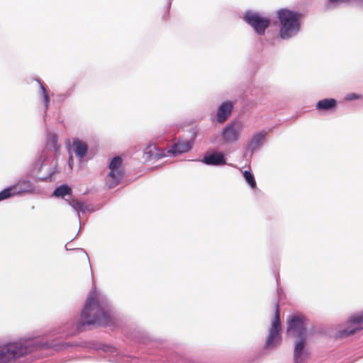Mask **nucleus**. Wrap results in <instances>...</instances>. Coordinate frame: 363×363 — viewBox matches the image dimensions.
I'll return each mask as SVG.
<instances>
[{
    "label": "nucleus",
    "mask_w": 363,
    "mask_h": 363,
    "mask_svg": "<svg viewBox=\"0 0 363 363\" xmlns=\"http://www.w3.org/2000/svg\"><path fill=\"white\" fill-rule=\"evenodd\" d=\"M111 323V317L105 310L104 304L100 301L96 291L91 293L87 298L81 313L80 326L108 325Z\"/></svg>",
    "instance_id": "1"
},
{
    "label": "nucleus",
    "mask_w": 363,
    "mask_h": 363,
    "mask_svg": "<svg viewBox=\"0 0 363 363\" xmlns=\"http://www.w3.org/2000/svg\"><path fill=\"white\" fill-rule=\"evenodd\" d=\"M277 16L281 24L279 35L281 38H288L295 35L300 28L301 15L286 9L277 11Z\"/></svg>",
    "instance_id": "2"
},
{
    "label": "nucleus",
    "mask_w": 363,
    "mask_h": 363,
    "mask_svg": "<svg viewBox=\"0 0 363 363\" xmlns=\"http://www.w3.org/2000/svg\"><path fill=\"white\" fill-rule=\"evenodd\" d=\"M33 351V347L21 343H9L0 347V363H7Z\"/></svg>",
    "instance_id": "3"
},
{
    "label": "nucleus",
    "mask_w": 363,
    "mask_h": 363,
    "mask_svg": "<svg viewBox=\"0 0 363 363\" xmlns=\"http://www.w3.org/2000/svg\"><path fill=\"white\" fill-rule=\"evenodd\" d=\"M109 172L106 177V184L109 189L118 185L124 176L123 160L121 157H114L109 165Z\"/></svg>",
    "instance_id": "4"
},
{
    "label": "nucleus",
    "mask_w": 363,
    "mask_h": 363,
    "mask_svg": "<svg viewBox=\"0 0 363 363\" xmlns=\"http://www.w3.org/2000/svg\"><path fill=\"white\" fill-rule=\"evenodd\" d=\"M286 333L293 337L307 336L304 317L301 315H291L288 320Z\"/></svg>",
    "instance_id": "5"
},
{
    "label": "nucleus",
    "mask_w": 363,
    "mask_h": 363,
    "mask_svg": "<svg viewBox=\"0 0 363 363\" xmlns=\"http://www.w3.org/2000/svg\"><path fill=\"white\" fill-rule=\"evenodd\" d=\"M244 20L250 24L259 35H264L266 28L270 25V20L253 12H247Z\"/></svg>",
    "instance_id": "6"
},
{
    "label": "nucleus",
    "mask_w": 363,
    "mask_h": 363,
    "mask_svg": "<svg viewBox=\"0 0 363 363\" xmlns=\"http://www.w3.org/2000/svg\"><path fill=\"white\" fill-rule=\"evenodd\" d=\"M281 322L279 318V308L277 304L275 305V315L269 330V334L267 340L266 347H274L280 342L279 333L281 331Z\"/></svg>",
    "instance_id": "7"
},
{
    "label": "nucleus",
    "mask_w": 363,
    "mask_h": 363,
    "mask_svg": "<svg viewBox=\"0 0 363 363\" xmlns=\"http://www.w3.org/2000/svg\"><path fill=\"white\" fill-rule=\"evenodd\" d=\"M242 130L240 122H233L223 128L221 136L225 143H235L238 140Z\"/></svg>",
    "instance_id": "8"
},
{
    "label": "nucleus",
    "mask_w": 363,
    "mask_h": 363,
    "mask_svg": "<svg viewBox=\"0 0 363 363\" xmlns=\"http://www.w3.org/2000/svg\"><path fill=\"white\" fill-rule=\"evenodd\" d=\"M31 188L30 182L28 181L19 182L9 188H6L0 192V201L9 199L17 194L26 193L30 191Z\"/></svg>",
    "instance_id": "9"
},
{
    "label": "nucleus",
    "mask_w": 363,
    "mask_h": 363,
    "mask_svg": "<svg viewBox=\"0 0 363 363\" xmlns=\"http://www.w3.org/2000/svg\"><path fill=\"white\" fill-rule=\"evenodd\" d=\"M233 108V104L231 101H225L218 107L216 119L220 123H223L230 116Z\"/></svg>",
    "instance_id": "10"
},
{
    "label": "nucleus",
    "mask_w": 363,
    "mask_h": 363,
    "mask_svg": "<svg viewBox=\"0 0 363 363\" xmlns=\"http://www.w3.org/2000/svg\"><path fill=\"white\" fill-rule=\"evenodd\" d=\"M297 341L294 347V363H304L306 357L303 354V350L306 342V336L297 337Z\"/></svg>",
    "instance_id": "11"
},
{
    "label": "nucleus",
    "mask_w": 363,
    "mask_h": 363,
    "mask_svg": "<svg viewBox=\"0 0 363 363\" xmlns=\"http://www.w3.org/2000/svg\"><path fill=\"white\" fill-rule=\"evenodd\" d=\"M191 148V145L187 141H178L174 143L172 147L167 150L169 155L176 156L189 151Z\"/></svg>",
    "instance_id": "12"
},
{
    "label": "nucleus",
    "mask_w": 363,
    "mask_h": 363,
    "mask_svg": "<svg viewBox=\"0 0 363 363\" xmlns=\"http://www.w3.org/2000/svg\"><path fill=\"white\" fill-rule=\"evenodd\" d=\"M203 162L208 165H223L226 164L224 155L222 152H215L203 158Z\"/></svg>",
    "instance_id": "13"
},
{
    "label": "nucleus",
    "mask_w": 363,
    "mask_h": 363,
    "mask_svg": "<svg viewBox=\"0 0 363 363\" xmlns=\"http://www.w3.org/2000/svg\"><path fill=\"white\" fill-rule=\"evenodd\" d=\"M71 262L74 265L89 267V257L86 253L82 250H77L71 254Z\"/></svg>",
    "instance_id": "14"
},
{
    "label": "nucleus",
    "mask_w": 363,
    "mask_h": 363,
    "mask_svg": "<svg viewBox=\"0 0 363 363\" xmlns=\"http://www.w3.org/2000/svg\"><path fill=\"white\" fill-rule=\"evenodd\" d=\"M145 154L147 155V159L158 160L162 158L167 155L165 151L160 148H157L155 145L150 144L145 150Z\"/></svg>",
    "instance_id": "15"
},
{
    "label": "nucleus",
    "mask_w": 363,
    "mask_h": 363,
    "mask_svg": "<svg viewBox=\"0 0 363 363\" xmlns=\"http://www.w3.org/2000/svg\"><path fill=\"white\" fill-rule=\"evenodd\" d=\"M266 133L260 132L255 134L248 143V149L252 152L259 148L265 140Z\"/></svg>",
    "instance_id": "16"
},
{
    "label": "nucleus",
    "mask_w": 363,
    "mask_h": 363,
    "mask_svg": "<svg viewBox=\"0 0 363 363\" xmlns=\"http://www.w3.org/2000/svg\"><path fill=\"white\" fill-rule=\"evenodd\" d=\"M73 147L76 155L79 158H83L87 153L88 146L86 143L78 139L73 142Z\"/></svg>",
    "instance_id": "17"
},
{
    "label": "nucleus",
    "mask_w": 363,
    "mask_h": 363,
    "mask_svg": "<svg viewBox=\"0 0 363 363\" xmlns=\"http://www.w3.org/2000/svg\"><path fill=\"white\" fill-rule=\"evenodd\" d=\"M337 105V101L334 99H325L320 100L316 104L318 110L328 111L334 108Z\"/></svg>",
    "instance_id": "18"
},
{
    "label": "nucleus",
    "mask_w": 363,
    "mask_h": 363,
    "mask_svg": "<svg viewBox=\"0 0 363 363\" xmlns=\"http://www.w3.org/2000/svg\"><path fill=\"white\" fill-rule=\"evenodd\" d=\"M72 194V189L66 185H61L55 189L53 192V195L56 197H64L66 195H70Z\"/></svg>",
    "instance_id": "19"
},
{
    "label": "nucleus",
    "mask_w": 363,
    "mask_h": 363,
    "mask_svg": "<svg viewBox=\"0 0 363 363\" xmlns=\"http://www.w3.org/2000/svg\"><path fill=\"white\" fill-rule=\"evenodd\" d=\"M69 203L77 211L84 212L87 209L86 204L77 199H72L69 201Z\"/></svg>",
    "instance_id": "20"
},
{
    "label": "nucleus",
    "mask_w": 363,
    "mask_h": 363,
    "mask_svg": "<svg viewBox=\"0 0 363 363\" xmlns=\"http://www.w3.org/2000/svg\"><path fill=\"white\" fill-rule=\"evenodd\" d=\"M243 175L246 182L249 184L251 188L255 189L256 187V182L253 174L249 171H245Z\"/></svg>",
    "instance_id": "21"
},
{
    "label": "nucleus",
    "mask_w": 363,
    "mask_h": 363,
    "mask_svg": "<svg viewBox=\"0 0 363 363\" xmlns=\"http://www.w3.org/2000/svg\"><path fill=\"white\" fill-rule=\"evenodd\" d=\"M359 328H347L341 331L340 337H347L349 335L354 334L357 331L360 330Z\"/></svg>",
    "instance_id": "22"
},
{
    "label": "nucleus",
    "mask_w": 363,
    "mask_h": 363,
    "mask_svg": "<svg viewBox=\"0 0 363 363\" xmlns=\"http://www.w3.org/2000/svg\"><path fill=\"white\" fill-rule=\"evenodd\" d=\"M350 321L352 323L359 324L363 323V313L360 314H356L352 315Z\"/></svg>",
    "instance_id": "23"
},
{
    "label": "nucleus",
    "mask_w": 363,
    "mask_h": 363,
    "mask_svg": "<svg viewBox=\"0 0 363 363\" xmlns=\"http://www.w3.org/2000/svg\"><path fill=\"white\" fill-rule=\"evenodd\" d=\"M50 143L52 147L55 150V151H57L59 150V147L57 146V137L56 135H51L49 139Z\"/></svg>",
    "instance_id": "24"
},
{
    "label": "nucleus",
    "mask_w": 363,
    "mask_h": 363,
    "mask_svg": "<svg viewBox=\"0 0 363 363\" xmlns=\"http://www.w3.org/2000/svg\"><path fill=\"white\" fill-rule=\"evenodd\" d=\"M41 89H42V92L43 94L45 102L46 104H48V101H49V96H48V94L46 91V89L45 88V86L43 85H41Z\"/></svg>",
    "instance_id": "25"
},
{
    "label": "nucleus",
    "mask_w": 363,
    "mask_h": 363,
    "mask_svg": "<svg viewBox=\"0 0 363 363\" xmlns=\"http://www.w3.org/2000/svg\"><path fill=\"white\" fill-rule=\"evenodd\" d=\"M331 3L342 2V0H329Z\"/></svg>",
    "instance_id": "26"
},
{
    "label": "nucleus",
    "mask_w": 363,
    "mask_h": 363,
    "mask_svg": "<svg viewBox=\"0 0 363 363\" xmlns=\"http://www.w3.org/2000/svg\"><path fill=\"white\" fill-rule=\"evenodd\" d=\"M169 7H170V6H169V5H167V6H166V10H167V11H169Z\"/></svg>",
    "instance_id": "27"
}]
</instances>
